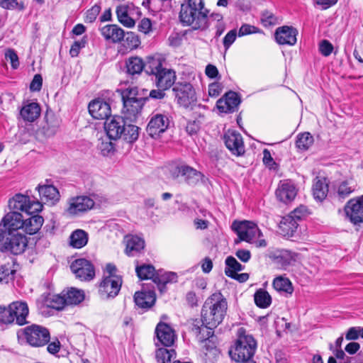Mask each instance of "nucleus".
<instances>
[{
	"instance_id": "59",
	"label": "nucleus",
	"mask_w": 363,
	"mask_h": 363,
	"mask_svg": "<svg viewBox=\"0 0 363 363\" xmlns=\"http://www.w3.org/2000/svg\"><path fill=\"white\" fill-rule=\"evenodd\" d=\"M86 44V40L84 39H82L81 40L75 41L72 45L71 46V48L69 50V54L72 57H77L79 51L82 48H84Z\"/></svg>"
},
{
	"instance_id": "2",
	"label": "nucleus",
	"mask_w": 363,
	"mask_h": 363,
	"mask_svg": "<svg viewBox=\"0 0 363 363\" xmlns=\"http://www.w3.org/2000/svg\"><path fill=\"white\" fill-rule=\"evenodd\" d=\"M208 15L203 0H186L181 5L179 18L184 26L198 30L207 27Z\"/></svg>"
},
{
	"instance_id": "64",
	"label": "nucleus",
	"mask_w": 363,
	"mask_h": 363,
	"mask_svg": "<svg viewBox=\"0 0 363 363\" xmlns=\"http://www.w3.org/2000/svg\"><path fill=\"white\" fill-rule=\"evenodd\" d=\"M221 92V88L218 83H211L208 86V95L211 97H217Z\"/></svg>"
},
{
	"instance_id": "3",
	"label": "nucleus",
	"mask_w": 363,
	"mask_h": 363,
	"mask_svg": "<svg viewBox=\"0 0 363 363\" xmlns=\"http://www.w3.org/2000/svg\"><path fill=\"white\" fill-rule=\"evenodd\" d=\"M146 72L155 76V84L162 90L169 89L176 80L175 72L171 69L163 67L162 61L159 57L147 58Z\"/></svg>"
},
{
	"instance_id": "51",
	"label": "nucleus",
	"mask_w": 363,
	"mask_h": 363,
	"mask_svg": "<svg viewBox=\"0 0 363 363\" xmlns=\"http://www.w3.org/2000/svg\"><path fill=\"white\" fill-rule=\"evenodd\" d=\"M125 43L127 44V48L133 50L138 47L140 44V40L138 37L132 32H128L126 34Z\"/></svg>"
},
{
	"instance_id": "21",
	"label": "nucleus",
	"mask_w": 363,
	"mask_h": 363,
	"mask_svg": "<svg viewBox=\"0 0 363 363\" xmlns=\"http://www.w3.org/2000/svg\"><path fill=\"white\" fill-rule=\"evenodd\" d=\"M155 334L158 341L166 347H169L175 341L174 330L167 324L160 322L157 325Z\"/></svg>"
},
{
	"instance_id": "5",
	"label": "nucleus",
	"mask_w": 363,
	"mask_h": 363,
	"mask_svg": "<svg viewBox=\"0 0 363 363\" xmlns=\"http://www.w3.org/2000/svg\"><path fill=\"white\" fill-rule=\"evenodd\" d=\"M238 338L235 347L229 351L233 360L240 362L250 360L255 354L257 343L253 337L246 334L243 328L238 330Z\"/></svg>"
},
{
	"instance_id": "56",
	"label": "nucleus",
	"mask_w": 363,
	"mask_h": 363,
	"mask_svg": "<svg viewBox=\"0 0 363 363\" xmlns=\"http://www.w3.org/2000/svg\"><path fill=\"white\" fill-rule=\"evenodd\" d=\"M307 214V208L304 206H301L296 209H294L293 211H291L288 216L291 217V218H294V220H300L302 218H303Z\"/></svg>"
},
{
	"instance_id": "23",
	"label": "nucleus",
	"mask_w": 363,
	"mask_h": 363,
	"mask_svg": "<svg viewBox=\"0 0 363 363\" xmlns=\"http://www.w3.org/2000/svg\"><path fill=\"white\" fill-rule=\"evenodd\" d=\"M1 224L6 228V232L16 233V230L22 229L23 226V216L18 212L11 211L4 216L0 225Z\"/></svg>"
},
{
	"instance_id": "38",
	"label": "nucleus",
	"mask_w": 363,
	"mask_h": 363,
	"mask_svg": "<svg viewBox=\"0 0 363 363\" xmlns=\"http://www.w3.org/2000/svg\"><path fill=\"white\" fill-rule=\"evenodd\" d=\"M182 177L184 178V180L187 184L194 185L199 182L201 179L202 174L200 172L193 167L184 164V169H182Z\"/></svg>"
},
{
	"instance_id": "9",
	"label": "nucleus",
	"mask_w": 363,
	"mask_h": 363,
	"mask_svg": "<svg viewBox=\"0 0 363 363\" xmlns=\"http://www.w3.org/2000/svg\"><path fill=\"white\" fill-rule=\"evenodd\" d=\"M9 208L14 211H21L28 214L40 211L43 204L35 200H31L29 196L23 194H16L9 201Z\"/></svg>"
},
{
	"instance_id": "8",
	"label": "nucleus",
	"mask_w": 363,
	"mask_h": 363,
	"mask_svg": "<svg viewBox=\"0 0 363 363\" xmlns=\"http://www.w3.org/2000/svg\"><path fill=\"white\" fill-rule=\"evenodd\" d=\"M23 334L26 342L33 347L44 346L50 338L48 330L38 325H32L25 328Z\"/></svg>"
},
{
	"instance_id": "52",
	"label": "nucleus",
	"mask_w": 363,
	"mask_h": 363,
	"mask_svg": "<svg viewBox=\"0 0 363 363\" xmlns=\"http://www.w3.org/2000/svg\"><path fill=\"white\" fill-rule=\"evenodd\" d=\"M138 87L136 86H132L128 87L125 90L123 91L122 94V99L123 101L126 99H146L143 97H138Z\"/></svg>"
},
{
	"instance_id": "50",
	"label": "nucleus",
	"mask_w": 363,
	"mask_h": 363,
	"mask_svg": "<svg viewBox=\"0 0 363 363\" xmlns=\"http://www.w3.org/2000/svg\"><path fill=\"white\" fill-rule=\"evenodd\" d=\"M225 264L228 267V273L235 274L236 272H240L243 269V266L240 264L233 257H228L225 259Z\"/></svg>"
},
{
	"instance_id": "37",
	"label": "nucleus",
	"mask_w": 363,
	"mask_h": 363,
	"mask_svg": "<svg viewBox=\"0 0 363 363\" xmlns=\"http://www.w3.org/2000/svg\"><path fill=\"white\" fill-rule=\"evenodd\" d=\"M63 292L67 306L79 304L84 299V293L82 290L71 288Z\"/></svg>"
},
{
	"instance_id": "63",
	"label": "nucleus",
	"mask_w": 363,
	"mask_h": 363,
	"mask_svg": "<svg viewBox=\"0 0 363 363\" xmlns=\"http://www.w3.org/2000/svg\"><path fill=\"white\" fill-rule=\"evenodd\" d=\"M138 29L145 34L150 33L152 30L151 21L147 18H143L138 25Z\"/></svg>"
},
{
	"instance_id": "36",
	"label": "nucleus",
	"mask_w": 363,
	"mask_h": 363,
	"mask_svg": "<svg viewBox=\"0 0 363 363\" xmlns=\"http://www.w3.org/2000/svg\"><path fill=\"white\" fill-rule=\"evenodd\" d=\"M46 124L43 126V132L48 137L53 136L58 130L60 121L52 113L45 116Z\"/></svg>"
},
{
	"instance_id": "61",
	"label": "nucleus",
	"mask_w": 363,
	"mask_h": 363,
	"mask_svg": "<svg viewBox=\"0 0 363 363\" xmlns=\"http://www.w3.org/2000/svg\"><path fill=\"white\" fill-rule=\"evenodd\" d=\"M43 78L40 74H35L30 84V89L33 91H38L41 89Z\"/></svg>"
},
{
	"instance_id": "40",
	"label": "nucleus",
	"mask_w": 363,
	"mask_h": 363,
	"mask_svg": "<svg viewBox=\"0 0 363 363\" xmlns=\"http://www.w3.org/2000/svg\"><path fill=\"white\" fill-rule=\"evenodd\" d=\"M16 270L12 262H7L0 266V282L7 284L14 279Z\"/></svg>"
},
{
	"instance_id": "29",
	"label": "nucleus",
	"mask_w": 363,
	"mask_h": 363,
	"mask_svg": "<svg viewBox=\"0 0 363 363\" xmlns=\"http://www.w3.org/2000/svg\"><path fill=\"white\" fill-rule=\"evenodd\" d=\"M134 301L138 307L147 309L154 305L155 294L151 290L138 291L135 294Z\"/></svg>"
},
{
	"instance_id": "19",
	"label": "nucleus",
	"mask_w": 363,
	"mask_h": 363,
	"mask_svg": "<svg viewBox=\"0 0 363 363\" xmlns=\"http://www.w3.org/2000/svg\"><path fill=\"white\" fill-rule=\"evenodd\" d=\"M297 33L296 28L284 26L277 28L274 35L278 44L294 45L297 40Z\"/></svg>"
},
{
	"instance_id": "54",
	"label": "nucleus",
	"mask_w": 363,
	"mask_h": 363,
	"mask_svg": "<svg viewBox=\"0 0 363 363\" xmlns=\"http://www.w3.org/2000/svg\"><path fill=\"white\" fill-rule=\"evenodd\" d=\"M238 33L235 29L230 30L224 37L223 44L225 50H228L235 42Z\"/></svg>"
},
{
	"instance_id": "26",
	"label": "nucleus",
	"mask_w": 363,
	"mask_h": 363,
	"mask_svg": "<svg viewBox=\"0 0 363 363\" xmlns=\"http://www.w3.org/2000/svg\"><path fill=\"white\" fill-rule=\"evenodd\" d=\"M133 9L134 5L133 4H121L117 6L116 10L117 18L123 26L127 28H133L135 26V22L130 16Z\"/></svg>"
},
{
	"instance_id": "14",
	"label": "nucleus",
	"mask_w": 363,
	"mask_h": 363,
	"mask_svg": "<svg viewBox=\"0 0 363 363\" xmlns=\"http://www.w3.org/2000/svg\"><path fill=\"white\" fill-rule=\"evenodd\" d=\"M347 218L354 225L363 222V196L350 199L345 206Z\"/></svg>"
},
{
	"instance_id": "20",
	"label": "nucleus",
	"mask_w": 363,
	"mask_h": 363,
	"mask_svg": "<svg viewBox=\"0 0 363 363\" xmlns=\"http://www.w3.org/2000/svg\"><path fill=\"white\" fill-rule=\"evenodd\" d=\"M146 99H126L123 101L125 118L131 122L135 121L140 114Z\"/></svg>"
},
{
	"instance_id": "42",
	"label": "nucleus",
	"mask_w": 363,
	"mask_h": 363,
	"mask_svg": "<svg viewBox=\"0 0 363 363\" xmlns=\"http://www.w3.org/2000/svg\"><path fill=\"white\" fill-rule=\"evenodd\" d=\"M254 299L255 304L261 308L269 307L272 303L271 296L262 289H259L255 292Z\"/></svg>"
},
{
	"instance_id": "18",
	"label": "nucleus",
	"mask_w": 363,
	"mask_h": 363,
	"mask_svg": "<svg viewBox=\"0 0 363 363\" xmlns=\"http://www.w3.org/2000/svg\"><path fill=\"white\" fill-rule=\"evenodd\" d=\"M275 194L278 200L286 203L294 199L297 190L292 182L282 180L279 182Z\"/></svg>"
},
{
	"instance_id": "16",
	"label": "nucleus",
	"mask_w": 363,
	"mask_h": 363,
	"mask_svg": "<svg viewBox=\"0 0 363 363\" xmlns=\"http://www.w3.org/2000/svg\"><path fill=\"white\" fill-rule=\"evenodd\" d=\"M226 147L236 156H240L245 152V145L242 135L235 130H228L223 136Z\"/></svg>"
},
{
	"instance_id": "35",
	"label": "nucleus",
	"mask_w": 363,
	"mask_h": 363,
	"mask_svg": "<svg viewBox=\"0 0 363 363\" xmlns=\"http://www.w3.org/2000/svg\"><path fill=\"white\" fill-rule=\"evenodd\" d=\"M88 242V234L83 230L77 229L69 236V245L77 249L85 246Z\"/></svg>"
},
{
	"instance_id": "6",
	"label": "nucleus",
	"mask_w": 363,
	"mask_h": 363,
	"mask_svg": "<svg viewBox=\"0 0 363 363\" xmlns=\"http://www.w3.org/2000/svg\"><path fill=\"white\" fill-rule=\"evenodd\" d=\"M28 312V307L26 302H13L7 308L0 307V322L11 323L16 321L18 325H24L26 323Z\"/></svg>"
},
{
	"instance_id": "41",
	"label": "nucleus",
	"mask_w": 363,
	"mask_h": 363,
	"mask_svg": "<svg viewBox=\"0 0 363 363\" xmlns=\"http://www.w3.org/2000/svg\"><path fill=\"white\" fill-rule=\"evenodd\" d=\"M273 286L275 290L289 294H291L294 291V288L290 280L283 277L275 278L273 281Z\"/></svg>"
},
{
	"instance_id": "49",
	"label": "nucleus",
	"mask_w": 363,
	"mask_h": 363,
	"mask_svg": "<svg viewBox=\"0 0 363 363\" xmlns=\"http://www.w3.org/2000/svg\"><path fill=\"white\" fill-rule=\"evenodd\" d=\"M111 140V139H109L107 135L106 138L101 139L99 148L101 150L102 155L104 156L108 155L109 153L113 151L114 145Z\"/></svg>"
},
{
	"instance_id": "48",
	"label": "nucleus",
	"mask_w": 363,
	"mask_h": 363,
	"mask_svg": "<svg viewBox=\"0 0 363 363\" xmlns=\"http://www.w3.org/2000/svg\"><path fill=\"white\" fill-rule=\"evenodd\" d=\"M48 306L56 310H62L67 306L64 292L61 294H56L52 296L48 299Z\"/></svg>"
},
{
	"instance_id": "12",
	"label": "nucleus",
	"mask_w": 363,
	"mask_h": 363,
	"mask_svg": "<svg viewBox=\"0 0 363 363\" xmlns=\"http://www.w3.org/2000/svg\"><path fill=\"white\" fill-rule=\"evenodd\" d=\"M178 104L189 107L196 101V92L192 85L187 82L177 83L173 88Z\"/></svg>"
},
{
	"instance_id": "28",
	"label": "nucleus",
	"mask_w": 363,
	"mask_h": 363,
	"mask_svg": "<svg viewBox=\"0 0 363 363\" xmlns=\"http://www.w3.org/2000/svg\"><path fill=\"white\" fill-rule=\"evenodd\" d=\"M40 107L36 102H27L21 108L20 114L25 121L33 122L40 114Z\"/></svg>"
},
{
	"instance_id": "4",
	"label": "nucleus",
	"mask_w": 363,
	"mask_h": 363,
	"mask_svg": "<svg viewBox=\"0 0 363 363\" xmlns=\"http://www.w3.org/2000/svg\"><path fill=\"white\" fill-rule=\"evenodd\" d=\"M232 229L238 237V239L235 241V243L245 241L255 244L257 247H265L267 245L264 239L260 238L262 237L261 230L257 224L252 221H234L232 224Z\"/></svg>"
},
{
	"instance_id": "17",
	"label": "nucleus",
	"mask_w": 363,
	"mask_h": 363,
	"mask_svg": "<svg viewBox=\"0 0 363 363\" xmlns=\"http://www.w3.org/2000/svg\"><path fill=\"white\" fill-rule=\"evenodd\" d=\"M125 121L123 117L114 116L106 119L104 130L109 139L116 140L121 138L124 130Z\"/></svg>"
},
{
	"instance_id": "32",
	"label": "nucleus",
	"mask_w": 363,
	"mask_h": 363,
	"mask_svg": "<svg viewBox=\"0 0 363 363\" xmlns=\"http://www.w3.org/2000/svg\"><path fill=\"white\" fill-rule=\"evenodd\" d=\"M137 276L140 279H152L155 283L160 281L159 274L156 273L155 267L151 264H143L135 268Z\"/></svg>"
},
{
	"instance_id": "10",
	"label": "nucleus",
	"mask_w": 363,
	"mask_h": 363,
	"mask_svg": "<svg viewBox=\"0 0 363 363\" xmlns=\"http://www.w3.org/2000/svg\"><path fill=\"white\" fill-rule=\"evenodd\" d=\"M93 196L94 198L87 196H77L69 198L67 201L66 213L71 216H75L91 209L96 200V196L94 195Z\"/></svg>"
},
{
	"instance_id": "60",
	"label": "nucleus",
	"mask_w": 363,
	"mask_h": 363,
	"mask_svg": "<svg viewBox=\"0 0 363 363\" xmlns=\"http://www.w3.org/2000/svg\"><path fill=\"white\" fill-rule=\"evenodd\" d=\"M277 259L283 260V266L289 265L295 261V254L289 251H284L281 252Z\"/></svg>"
},
{
	"instance_id": "39",
	"label": "nucleus",
	"mask_w": 363,
	"mask_h": 363,
	"mask_svg": "<svg viewBox=\"0 0 363 363\" xmlns=\"http://www.w3.org/2000/svg\"><path fill=\"white\" fill-rule=\"evenodd\" d=\"M356 184L352 180H347L341 182L337 188V196L339 199H345L356 189Z\"/></svg>"
},
{
	"instance_id": "27",
	"label": "nucleus",
	"mask_w": 363,
	"mask_h": 363,
	"mask_svg": "<svg viewBox=\"0 0 363 363\" xmlns=\"http://www.w3.org/2000/svg\"><path fill=\"white\" fill-rule=\"evenodd\" d=\"M41 200L51 205L59 201L60 195L58 189L52 185H39L37 187Z\"/></svg>"
},
{
	"instance_id": "62",
	"label": "nucleus",
	"mask_w": 363,
	"mask_h": 363,
	"mask_svg": "<svg viewBox=\"0 0 363 363\" xmlns=\"http://www.w3.org/2000/svg\"><path fill=\"white\" fill-rule=\"evenodd\" d=\"M177 279V275L173 272H165L163 274L159 276V279L160 281H157V284H165L168 282L175 281Z\"/></svg>"
},
{
	"instance_id": "47",
	"label": "nucleus",
	"mask_w": 363,
	"mask_h": 363,
	"mask_svg": "<svg viewBox=\"0 0 363 363\" xmlns=\"http://www.w3.org/2000/svg\"><path fill=\"white\" fill-rule=\"evenodd\" d=\"M184 165V164L172 162L164 167V172L169 178L177 179L182 176Z\"/></svg>"
},
{
	"instance_id": "53",
	"label": "nucleus",
	"mask_w": 363,
	"mask_h": 363,
	"mask_svg": "<svg viewBox=\"0 0 363 363\" xmlns=\"http://www.w3.org/2000/svg\"><path fill=\"white\" fill-rule=\"evenodd\" d=\"M5 58L7 61H10L13 69H16L19 66L18 57L13 49H8L6 51Z\"/></svg>"
},
{
	"instance_id": "1",
	"label": "nucleus",
	"mask_w": 363,
	"mask_h": 363,
	"mask_svg": "<svg viewBox=\"0 0 363 363\" xmlns=\"http://www.w3.org/2000/svg\"><path fill=\"white\" fill-rule=\"evenodd\" d=\"M227 308V301L220 293L213 294L206 301L202 308L201 317L205 328L209 330L208 337L212 334L211 330L223 321Z\"/></svg>"
},
{
	"instance_id": "45",
	"label": "nucleus",
	"mask_w": 363,
	"mask_h": 363,
	"mask_svg": "<svg viewBox=\"0 0 363 363\" xmlns=\"http://www.w3.org/2000/svg\"><path fill=\"white\" fill-rule=\"evenodd\" d=\"M139 136V128L135 125L125 123L124 130H123V135L121 138L128 143L135 141Z\"/></svg>"
},
{
	"instance_id": "30",
	"label": "nucleus",
	"mask_w": 363,
	"mask_h": 363,
	"mask_svg": "<svg viewBox=\"0 0 363 363\" xmlns=\"http://www.w3.org/2000/svg\"><path fill=\"white\" fill-rule=\"evenodd\" d=\"M126 73L129 75L140 74L145 69L146 70V63L143 59L135 56L127 58L125 61Z\"/></svg>"
},
{
	"instance_id": "34",
	"label": "nucleus",
	"mask_w": 363,
	"mask_h": 363,
	"mask_svg": "<svg viewBox=\"0 0 363 363\" xmlns=\"http://www.w3.org/2000/svg\"><path fill=\"white\" fill-rule=\"evenodd\" d=\"M298 228L297 220H294L291 217L286 216L283 217L279 224L281 233L284 236L291 237Z\"/></svg>"
},
{
	"instance_id": "46",
	"label": "nucleus",
	"mask_w": 363,
	"mask_h": 363,
	"mask_svg": "<svg viewBox=\"0 0 363 363\" xmlns=\"http://www.w3.org/2000/svg\"><path fill=\"white\" fill-rule=\"evenodd\" d=\"M313 143V138L309 133H300L297 136L296 147L301 150H306Z\"/></svg>"
},
{
	"instance_id": "58",
	"label": "nucleus",
	"mask_w": 363,
	"mask_h": 363,
	"mask_svg": "<svg viewBox=\"0 0 363 363\" xmlns=\"http://www.w3.org/2000/svg\"><path fill=\"white\" fill-rule=\"evenodd\" d=\"M259 30L255 26L249 25V24H243L239 29L238 36L242 37L246 35L253 34L259 33Z\"/></svg>"
},
{
	"instance_id": "22",
	"label": "nucleus",
	"mask_w": 363,
	"mask_h": 363,
	"mask_svg": "<svg viewBox=\"0 0 363 363\" xmlns=\"http://www.w3.org/2000/svg\"><path fill=\"white\" fill-rule=\"evenodd\" d=\"M240 103V100L238 94L230 91L218 100L216 106L219 111L222 113H229L234 111Z\"/></svg>"
},
{
	"instance_id": "11",
	"label": "nucleus",
	"mask_w": 363,
	"mask_h": 363,
	"mask_svg": "<svg viewBox=\"0 0 363 363\" xmlns=\"http://www.w3.org/2000/svg\"><path fill=\"white\" fill-rule=\"evenodd\" d=\"M122 285L120 276L104 277L99 285V294L104 299L116 296Z\"/></svg>"
},
{
	"instance_id": "13",
	"label": "nucleus",
	"mask_w": 363,
	"mask_h": 363,
	"mask_svg": "<svg viewBox=\"0 0 363 363\" xmlns=\"http://www.w3.org/2000/svg\"><path fill=\"white\" fill-rule=\"evenodd\" d=\"M70 269L75 277L82 281L91 280L95 276L94 265L86 259L74 260L72 263Z\"/></svg>"
},
{
	"instance_id": "24",
	"label": "nucleus",
	"mask_w": 363,
	"mask_h": 363,
	"mask_svg": "<svg viewBox=\"0 0 363 363\" xmlns=\"http://www.w3.org/2000/svg\"><path fill=\"white\" fill-rule=\"evenodd\" d=\"M89 111L91 116L96 119H107L111 115V107L107 102L96 99L89 103Z\"/></svg>"
},
{
	"instance_id": "33",
	"label": "nucleus",
	"mask_w": 363,
	"mask_h": 363,
	"mask_svg": "<svg viewBox=\"0 0 363 363\" xmlns=\"http://www.w3.org/2000/svg\"><path fill=\"white\" fill-rule=\"evenodd\" d=\"M44 219L40 216H33L28 219H23V226L22 229L29 235L36 233L42 227Z\"/></svg>"
},
{
	"instance_id": "57",
	"label": "nucleus",
	"mask_w": 363,
	"mask_h": 363,
	"mask_svg": "<svg viewBox=\"0 0 363 363\" xmlns=\"http://www.w3.org/2000/svg\"><path fill=\"white\" fill-rule=\"evenodd\" d=\"M319 50L323 56L328 57L332 53L333 45L328 40H323L320 43Z\"/></svg>"
},
{
	"instance_id": "15",
	"label": "nucleus",
	"mask_w": 363,
	"mask_h": 363,
	"mask_svg": "<svg viewBox=\"0 0 363 363\" xmlns=\"http://www.w3.org/2000/svg\"><path fill=\"white\" fill-rule=\"evenodd\" d=\"M169 125V120L163 113H153L147 126V133L152 138L160 136L166 131Z\"/></svg>"
},
{
	"instance_id": "31",
	"label": "nucleus",
	"mask_w": 363,
	"mask_h": 363,
	"mask_svg": "<svg viewBox=\"0 0 363 363\" xmlns=\"http://www.w3.org/2000/svg\"><path fill=\"white\" fill-rule=\"evenodd\" d=\"M125 253L128 256H134L145 247V241L138 236L129 235L125 238Z\"/></svg>"
},
{
	"instance_id": "44",
	"label": "nucleus",
	"mask_w": 363,
	"mask_h": 363,
	"mask_svg": "<svg viewBox=\"0 0 363 363\" xmlns=\"http://www.w3.org/2000/svg\"><path fill=\"white\" fill-rule=\"evenodd\" d=\"M328 185L324 180L317 179L313 185V194L315 199L322 201L328 194Z\"/></svg>"
},
{
	"instance_id": "7",
	"label": "nucleus",
	"mask_w": 363,
	"mask_h": 363,
	"mask_svg": "<svg viewBox=\"0 0 363 363\" xmlns=\"http://www.w3.org/2000/svg\"><path fill=\"white\" fill-rule=\"evenodd\" d=\"M0 238V250L2 252L20 255L25 251L28 245L27 238L19 233L4 230Z\"/></svg>"
},
{
	"instance_id": "55",
	"label": "nucleus",
	"mask_w": 363,
	"mask_h": 363,
	"mask_svg": "<svg viewBox=\"0 0 363 363\" xmlns=\"http://www.w3.org/2000/svg\"><path fill=\"white\" fill-rule=\"evenodd\" d=\"M100 6L96 4L93 6L89 10L87 11L85 21L87 23H92L96 19L99 13H100Z\"/></svg>"
},
{
	"instance_id": "43",
	"label": "nucleus",
	"mask_w": 363,
	"mask_h": 363,
	"mask_svg": "<svg viewBox=\"0 0 363 363\" xmlns=\"http://www.w3.org/2000/svg\"><path fill=\"white\" fill-rule=\"evenodd\" d=\"M176 354L174 349L160 347L155 352V358L158 363H170L176 357Z\"/></svg>"
},
{
	"instance_id": "25",
	"label": "nucleus",
	"mask_w": 363,
	"mask_h": 363,
	"mask_svg": "<svg viewBox=\"0 0 363 363\" xmlns=\"http://www.w3.org/2000/svg\"><path fill=\"white\" fill-rule=\"evenodd\" d=\"M100 33L106 41L112 43H118L125 38L124 30L116 24L101 27Z\"/></svg>"
}]
</instances>
